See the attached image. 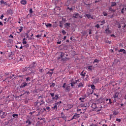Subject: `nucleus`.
<instances>
[{"instance_id":"nucleus-28","label":"nucleus","mask_w":126,"mask_h":126,"mask_svg":"<svg viewBox=\"0 0 126 126\" xmlns=\"http://www.w3.org/2000/svg\"><path fill=\"white\" fill-rule=\"evenodd\" d=\"M61 104H62V101H61L56 103L55 105H57V106H58V107H59V106H60L61 105Z\"/></svg>"},{"instance_id":"nucleus-29","label":"nucleus","mask_w":126,"mask_h":126,"mask_svg":"<svg viewBox=\"0 0 126 126\" xmlns=\"http://www.w3.org/2000/svg\"><path fill=\"white\" fill-rule=\"evenodd\" d=\"M46 27H52V24L50 23H48L47 24L45 25Z\"/></svg>"},{"instance_id":"nucleus-25","label":"nucleus","mask_w":126,"mask_h":126,"mask_svg":"<svg viewBox=\"0 0 126 126\" xmlns=\"http://www.w3.org/2000/svg\"><path fill=\"white\" fill-rule=\"evenodd\" d=\"M85 74H86V73L84 72V71L81 73V75L83 76V77H84L85 76Z\"/></svg>"},{"instance_id":"nucleus-12","label":"nucleus","mask_w":126,"mask_h":126,"mask_svg":"<svg viewBox=\"0 0 126 126\" xmlns=\"http://www.w3.org/2000/svg\"><path fill=\"white\" fill-rule=\"evenodd\" d=\"M65 91L69 92L70 91V86H67L65 88Z\"/></svg>"},{"instance_id":"nucleus-36","label":"nucleus","mask_w":126,"mask_h":126,"mask_svg":"<svg viewBox=\"0 0 126 126\" xmlns=\"http://www.w3.org/2000/svg\"><path fill=\"white\" fill-rule=\"evenodd\" d=\"M102 13H103L104 16H107V15H108V13H107V12H106L105 11L103 12Z\"/></svg>"},{"instance_id":"nucleus-47","label":"nucleus","mask_w":126,"mask_h":126,"mask_svg":"<svg viewBox=\"0 0 126 126\" xmlns=\"http://www.w3.org/2000/svg\"><path fill=\"white\" fill-rule=\"evenodd\" d=\"M30 13H33V10L32 8L30 9Z\"/></svg>"},{"instance_id":"nucleus-56","label":"nucleus","mask_w":126,"mask_h":126,"mask_svg":"<svg viewBox=\"0 0 126 126\" xmlns=\"http://www.w3.org/2000/svg\"><path fill=\"white\" fill-rule=\"evenodd\" d=\"M33 33H31V35H30L31 36V37L30 38V40H31V39H32V36H33Z\"/></svg>"},{"instance_id":"nucleus-4","label":"nucleus","mask_w":126,"mask_h":126,"mask_svg":"<svg viewBox=\"0 0 126 126\" xmlns=\"http://www.w3.org/2000/svg\"><path fill=\"white\" fill-rule=\"evenodd\" d=\"M37 66V63H36V62H33L30 65L31 67H32V68L35 69V67Z\"/></svg>"},{"instance_id":"nucleus-35","label":"nucleus","mask_w":126,"mask_h":126,"mask_svg":"<svg viewBox=\"0 0 126 126\" xmlns=\"http://www.w3.org/2000/svg\"><path fill=\"white\" fill-rule=\"evenodd\" d=\"M12 117H13V118H15V117H17H17H18V114H14L12 115Z\"/></svg>"},{"instance_id":"nucleus-38","label":"nucleus","mask_w":126,"mask_h":126,"mask_svg":"<svg viewBox=\"0 0 126 126\" xmlns=\"http://www.w3.org/2000/svg\"><path fill=\"white\" fill-rule=\"evenodd\" d=\"M26 81H31V78H30V77L27 78Z\"/></svg>"},{"instance_id":"nucleus-14","label":"nucleus","mask_w":126,"mask_h":126,"mask_svg":"<svg viewBox=\"0 0 126 126\" xmlns=\"http://www.w3.org/2000/svg\"><path fill=\"white\" fill-rule=\"evenodd\" d=\"M92 108L94 109H96V108H97V105L96 103H93L92 104Z\"/></svg>"},{"instance_id":"nucleus-60","label":"nucleus","mask_w":126,"mask_h":126,"mask_svg":"<svg viewBox=\"0 0 126 126\" xmlns=\"http://www.w3.org/2000/svg\"><path fill=\"white\" fill-rule=\"evenodd\" d=\"M34 113H35V111H33V112H30V115H32V114H34Z\"/></svg>"},{"instance_id":"nucleus-33","label":"nucleus","mask_w":126,"mask_h":126,"mask_svg":"<svg viewBox=\"0 0 126 126\" xmlns=\"http://www.w3.org/2000/svg\"><path fill=\"white\" fill-rule=\"evenodd\" d=\"M99 62H100V61L98 60V59H95L94 62H93V63H99Z\"/></svg>"},{"instance_id":"nucleus-3","label":"nucleus","mask_w":126,"mask_h":126,"mask_svg":"<svg viewBox=\"0 0 126 126\" xmlns=\"http://www.w3.org/2000/svg\"><path fill=\"white\" fill-rule=\"evenodd\" d=\"M61 58H62V61L67 59V58L65 57V54L63 53V52L61 53Z\"/></svg>"},{"instance_id":"nucleus-44","label":"nucleus","mask_w":126,"mask_h":126,"mask_svg":"<svg viewBox=\"0 0 126 126\" xmlns=\"http://www.w3.org/2000/svg\"><path fill=\"white\" fill-rule=\"evenodd\" d=\"M65 86H66V83H64L63 86V88H65Z\"/></svg>"},{"instance_id":"nucleus-57","label":"nucleus","mask_w":126,"mask_h":126,"mask_svg":"<svg viewBox=\"0 0 126 126\" xmlns=\"http://www.w3.org/2000/svg\"><path fill=\"white\" fill-rule=\"evenodd\" d=\"M3 17H4V16H3V15H2L0 16V19L2 20V18H3Z\"/></svg>"},{"instance_id":"nucleus-11","label":"nucleus","mask_w":126,"mask_h":126,"mask_svg":"<svg viewBox=\"0 0 126 126\" xmlns=\"http://www.w3.org/2000/svg\"><path fill=\"white\" fill-rule=\"evenodd\" d=\"M25 86H27V83H23L22 84V85L20 86V88H24Z\"/></svg>"},{"instance_id":"nucleus-19","label":"nucleus","mask_w":126,"mask_h":126,"mask_svg":"<svg viewBox=\"0 0 126 126\" xmlns=\"http://www.w3.org/2000/svg\"><path fill=\"white\" fill-rule=\"evenodd\" d=\"M5 116H6V115H5V112H2V114L1 116V119H4Z\"/></svg>"},{"instance_id":"nucleus-20","label":"nucleus","mask_w":126,"mask_h":126,"mask_svg":"<svg viewBox=\"0 0 126 126\" xmlns=\"http://www.w3.org/2000/svg\"><path fill=\"white\" fill-rule=\"evenodd\" d=\"M106 102H108H108H107V104H112V100H111V99L107 98L106 100Z\"/></svg>"},{"instance_id":"nucleus-21","label":"nucleus","mask_w":126,"mask_h":126,"mask_svg":"<svg viewBox=\"0 0 126 126\" xmlns=\"http://www.w3.org/2000/svg\"><path fill=\"white\" fill-rule=\"evenodd\" d=\"M53 100H59V95H56L55 97H53Z\"/></svg>"},{"instance_id":"nucleus-10","label":"nucleus","mask_w":126,"mask_h":126,"mask_svg":"<svg viewBox=\"0 0 126 126\" xmlns=\"http://www.w3.org/2000/svg\"><path fill=\"white\" fill-rule=\"evenodd\" d=\"M20 3H21V4H23V5H25V4L27 3V1H26V0H22Z\"/></svg>"},{"instance_id":"nucleus-46","label":"nucleus","mask_w":126,"mask_h":126,"mask_svg":"<svg viewBox=\"0 0 126 126\" xmlns=\"http://www.w3.org/2000/svg\"><path fill=\"white\" fill-rule=\"evenodd\" d=\"M46 110H47L49 111H51V108L49 107H46Z\"/></svg>"},{"instance_id":"nucleus-26","label":"nucleus","mask_w":126,"mask_h":126,"mask_svg":"<svg viewBox=\"0 0 126 126\" xmlns=\"http://www.w3.org/2000/svg\"><path fill=\"white\" fill-rule=\"evenodd\" d=\"M84 99H85V97H80L79 98V100H80V101H81V102H82V103H83V102H84V101H83V100H84Z\"/></svg>"},{"instance_id":"nucleus-7","label":"nucleus","mask_w":126,"mask_h":126,"mask_svg":"<svg viewBox=\"0 0 126 126\" xmlns=\"http://www.w3.org/2000/svg\"><path fill=\"white\" fill-rule=\"evenodd\" d=\"M91 87L92 89V92L90 94H93V92H94V90H95V85H91Z\"/></svg>"},{"instance_id":"nucleus-59","label":"nucleus","mask_w":126,"mask_h":126,"mask_svg":"<svg viewBox=\"0 0 126 126\" xmlns=\"http://www.w3.org/2000/svg\"><path fill=\"white\" fill-rule=\"evenodd\" d=\"M39 72H41V73H42V72H43V68L40 69H39Z\"/></svg>"},{"instance_id":"nucleus-61","label":"nucleus","mask_w":126,"mask_h":126,"mask_svg":"<svg viewBox=\"0 0 126 126\" xmlns=\"http://www.w3.org/2000/svg\"><path fill=\"white\" fill-rule=\"evenodd\" d=\"M27 38H28V39L30 38V36H29V34H28V33H27Z\"/></svg>"},{"instance_id":"nucleus-43","label":"nucleus","mask_w":126,"mask_h":126,"mask_svg":"<svg viewBox=\"0 0 126 126\" xmlns=\"http://www.w3.org/2000/svg\"><path fill=\"white\" fill-rule=\"evenodd\" d=\"M117 115H118V112H113V116H117Z\"/></svg>"},{"instance_id":"nucleus-53","label":"nucleus","mask_w":126,"mask_h":126,"mask_svg":"<svg viewBox=\"0 0 126 126\" xmlns=\"http://www.w3.org/2000/svg\"><path fill=\"white\" fill-rule=\"evenodd\" d=\"M50 95L52 97H54L55 96V94L54 93H50Z\"/></svg>"},{"instance_id":"nucleus-23","label":"nucleus","mask_w":126,"mask_h":126,"mask_svg":"<svg viewBox=\"0 0 126 126\" xmlns=\"http://www.w3.org/2000/svg\"><path fill=\"white\" fill-rule=\"evenodd\" d=\"M117 5V3L116 2H111V6H116Z\"/></svg>"},{"instance_id":"nucleus-48","label":"nucleus","mask_w":126,"mask_h":126,"mask_svg":"<svg viewBox=\"0 0 126 126\" xmlns=\"http://www.w3.org/2000/svg\"><path fill=\"white\" fill-rule=\"evenodd\" d=\"M42 98H43V96L41 95V96H38V99L40 100V99H42Z\"/></svg>"},{"instance_id":"nucleus-18","label":"nucleus","mask_w":126,"mask_h":126,"mask_svg":"<svg viewBox=\"0 0 126 126\" xmlns=\"http://www.w3.org/2000/svg\"><path fill=\"white\" fill-rule=\"evenodd\" d=\"M24 94H28V95H29V94H30V92H29V91H27L25 92L24 94H21L20 95V97H21L22 96H23V95H24Z\"/></svg>"},{"instance_id":"nucleus-15","label":"nucleus","mask_w":126,"mask_h":126,"mask_svg":"<svg viewBox=\"0 0 126 126\" xmlns=\"http://www.w3.org/2000/svg\"><path fill=\"white\" fill-rule=\"evenodd\" d=\"M17 30L18 31H19V32H22L23 30V27H21L20 28H17Z\"/></svg>"},{"instance_id":"nucleus-27","label":"nucleus","mask_w":126,"mask_h":126,"mask_svg":"<svg viewBox=\"0 0 126 126\" xmlns=\"http://www.w3.org/2000/svg\"><path fill=\"white\" fill-rule=\"evenodd\" d=\"M125 50L124 49H121L120 50L118 51L119 53H122L123 52V53H125Z\"/></svg>"},{"instance_id":"nucleus-55","label":"nucleus","mask_w":126,"mask_h":126,"mask_svg":"<svg viewBox=\"0 0 126 126\" xmlns=\"http://www.w3.org/2000/svg\"><path fill=\"white\" fill-rule=\"evenodd\" d=\"M41 35H40V34H37L36 36V37H37V38H40V37H41Z\"/></svg>"},{"instance_id":"nucleus-17","label":"nucleus","mask_w":126,"mask_h":126,"mask_svg":"<svg viewBox=\"0 0 126 126\" xmlns=\"http://www.w3.org/2000/svg\"><path fill=\"white\" fill-rule=\"evenodd\" d=\"M1 4H5V5H7V3L5 1H4V0H1L0 1Z\"/></svg>"},{"instance_id":"nucleus-45","label":"nucleus","mask_w":126,"mask_h":126,"mask_svg":"<svg viewBox=\"0 0 126 126\" xmlns=\"http://www.w3.org/2000/svg\"><path fill=\"white\" fill-rule=\"evenodd\" d=\"M109 11H114V9H113V8H112V7H109Z\"/></svg>"},{"instance_id":"nucleus-24","label":"nucleus","mask_w":126,"mask_h":126,"mask_svg":"<svg viewBox=\"0 0 126 126\" xmlns=\"http://www.w3.org/2000/svg\"><path fill=\"white\" fill-rule=\"evenodd\" d=\"M64 26L66 27H69V26H70V23H66L64 24Z\"/></svg>"},{"instance_id":"nucleus-51","label":"nucleus","mask_w":126,"mask_h":126,"mask_svg":"<svg viewBox=\"0 0 126 126\" xmlns=\"http://www.w3.org/2000/svg\"><path fill=\"white\" fill-rule=\"evenodd\" d=\"M67 9H69V10H70V11H72V10H73L72 7H71V8L67 7Z\"/></svg>"},{"instance_id":"nucleus-13","label":"nucleus","mask_w":126,"mask_h":126,"mask_svg":"<svg viewBox=\"0 0 126 126\" xmlns=\"http://www.w3.org/2000/svg\"><path fill=\"white\" fill-rule=\"evenodd\" d=\"M87 70H89V71H92V66H88L87 67Z\"/></svg>"},{"instance_id":"nucleus-9","label":"nucleus","mask_w":126,"mask_h":126,"mask_svg":"<svg viewBox=\"0 0 126 126\" xmlns=\"http://www.w3.org/2000/svg\"><path fill=\"white\" fill-rule=\"evenodd\" d=\"M105 32L107 34H111V33H112V31H110V30H109V28H107L106 30H105Z\"/></svg>"},{"instance_id":"nucleus-40","label":"nucleus","mask_w":126,"mask_h":126,"mask_svg":"<svg viewBox=\"0 0 126 126\" xmlns=\"http://www.w3.org/2000/svg\"><path fill=\"white\" fill-rule=\"evenodd\" d=\"M119 63V60H115L114 61V63Z\"/></svg>"},{"instance_id":"nucleus-5","label":"nucleus","mask_w":126,"mask_h":126,"mask_svg":"<svg viewBox=\"0 0 126 126\" xmlns=\"http://www.w3.org/2000/svg\"><path fill=\"white\" fill-rule=\"evenodd\" d=\"M34 105L38 108V107H40V106L42 105V103H41V102H39V101L37 100L36 102H35Z\"/></svg>"},{"instance_id":"nucleus-42","label":"nucleus","mask_w":126,"mask_h":126,"mask_svg":"<svg viewBox=\"0 0 126 126\" xmlns=\"http://www.w3.org/2000/svg\"><path fill=\"white\" fill-rule=\"evenodd\" d=\"M27 124H28L29 125H31V122L30 121L28 120L26 121Z\"/></svg>"},{"instance_id":"nucleus-22","label":"nucleus","mask_w":126,"mask_h":126,"mask_svg":"<svg viewBox=\"0 0 126 126\" xmlns=\"http://www.w3.org/2000/svg\"><path fill=\"white\" fill-rule=\"evenodd\" d=\"M77 81H78V80H76L75 82H72V83H71V86L72 87H73V86H74V84H75L77 83Z\"/></svg>"},{"instance_id":"nucleus-49","label":"nucleus","mask_w":126,"mask_h":126,"mask_svg":"<svg viewBox=\"0 0 126 126\" xmlns=\"http://www.w3.org/2000/svg\"><path fill=\"white\" fill-rule=\"evenodd\" d=\"M101 23H102L101 24H100L101 26L103 25V24H104L105 23V20H103L101 22Z\"/></svg>"},{"instance_id":"nucleus-30","label":"nucleus","mask_w":126,"mask_h":126,"mask_svg":"<svg viewBox=\"0 0 126 126\" xmlns=\"http://www.w3.org/2000/svg\"><path fill=\"white\" fill-rule=\"evenodd\" d=\"M84 85L83 84H82V83H80L78 85V87H83Z\"/></svg>"},{"instance_id":"nucleus-34","label":"nucleus","mask_w":126,"mask_h":126,"mask_svg":"<svg viewBox=\"0 0 126 126\" xmlns=\"http://www.w3.org/2000/svg\"><path fill=\"white\" fill-rule=\"evenodd\" d=\"M121 13L124 14L125 13V7L123 8L121 10Z\"/></svg>"},{"instance_id":"nucleus-50","label":"nucleus","mask_w":126,"mask_h":126,"mask_svg":"<svg viewBox=\"0 0 126 126\" xmlns=\"http://www.w3.org/2000/svg\"><path fill=\"white\" fill-rule=\"evenodd\" d=\"M53 73H54L53 72H51L50 71H48L47 72V74H50L51 75H52L53 74Z\"/></svg>"},{"instance_id":"nucleus-37","label":"nucleus","mask_w":126,"mask_h":126,"mask_svg":"<svg viewBox=\"0 0 126 126\" xmlns=\"http://www.w3.org/2000/svg\"><path fill=\"white\" fill-rule=\"evenodd\" d=\"M62 32L63 35H65V34H66V32L64 30H62Z\"/></svg>"},{"instance_id":"nucleus-41","label":"nucleus","mask_w":126,"mask_h":126,"mask_svg":"<svg viewBox=\"0 0 126 126\" xmlns=\"http://www.w3.org/2000/svg\"><path fill=\"white\" fill-rule=\"evenodd\" d=\"M89 34L90 35H91V34H92V30H91V29L89 30Z\"/></svg>"},{"instance_id":"nucleus-54","label":"nucleus","mask_w":126,"mask_h":126,"mask_svg":"<svg viewBox=\"0 0 126 126\" xmlns=\"http://www.w3.org/2000/svg\"><path fill=\"white\" fill-rule=\"evenodd\" d=\"M40 101H41V104H44V103H45V102L44 101V100H43L42 99H40Z\"/></svg>"},{"instance_id":"nucleus-63","label":"nucleus","mask_w":126,"mask_h":126,"mask_svg":"<svg viewBox=\"0 0 126 126\" xmlns=\"http://www.w3.org/2000/svg\"><path fill=\"white\" fill-rule=\"evenodd\" d=\"M55 85H56V84H55V83H53L52 84V85H51V86H55Z\"/></svg>"},{"instance_id":"nucleus-31","label":"nucleus","mask_w":126,"mask_h":126,"mask_svg":"<svg viewBox=\"0 0 126 126\" xmlns=\"http://www.w3.org/2000/svg\"><path fill=\"white\" fill-rule=\"evenodd\" d=\"M57 107H58L57 105L55 104V105L54 107H53L52 108L54 109V110H55V111H57V110H58Z\"/></svg>"},{"instance_id":"nucleus-52","label":"nucleus","mask_w":126,"mask_h":126,"mask_svg":"<svg viewBox=\"0 0 126 126\" xmlns=\"http://www.w3.org/2000/svg\"><path fill=\"white\" fill-rule=\"evenodd\" d=\"M25 48H29V44H26L24 46Z\"/></svg>"},{"instance_id":"nucleus-39","label":"nucleus","mask_w":126,"mask_h":126,"mask_svg":"<svg viewBox=\"0 0 126 126\" xmlns=\"http://www.w3.org/2000/svg\"><path fill=\"white\" fill-rule=\"evenodd\" d=\"M95 27H96V28H97V29H98L100 28V25L99 24H97L95 26Z\"/></svg>"},{"instance_id":"nucleus-16","label":"nucleus","mask_w":126,"mask_h":126,"mask_svg":"<svg viewBox=\"0 0 126 126\" xmlns=\"http://www.w3.org/2000/svg\"><path fill=\"white\" fill-rule=\"evenodd\" d=\"M27 39L26 38H23V45H25L26 44H27Z\"/></svg>"},{"instance_id":"nucleus-1","label":"nucleus","mask_w":126,"mask_h":126,"mask_svg":"<svg viewBox=\"0 0 126 126\" xmlns=\"http://www.w3.org/2000/svg\"><path fill=\"white\" fill-rule=\"evenodd\" d=\"M122 93L118 92V91H115L114 92V94H113L114 101L116 102V99H120L122 97Z\"/></svg>"},{"instance_id":"nucleus-32","label":"nucleus","mask_w":126,"mask_h":126,"mask_svg":"<svg viewBox=\"0 0 126 126\" xmlns=\"http://www.w3.org/2000/svg\"><path fill=\"white\" fill-rule=\"evenodd\" d=\"M116 122H118L119 123H121L122 122V120L121 119L117 118L116 119Z\"/></svg>"},{"instance_id":"nucleus-2","label":"nucleus","mask_w":126,"mask_h":126,"mask_svg":"<svg viewBox=\"0 0 126 126\" xmlns=\"http://www.w3.org/2000/svg\"><path fill=\"white\" fill-rule=\"evenodd\" d=\"M79 115H80V114H77V113H75V114L73 116L72 119H71V121H72V120H75L76 119H78L79 118Z\"/></svg>"},{"instance_id":"nucleus-6","label":"nucleus","mask_w":126,"mask_h":126,"mask_svg":"<svg viewBox=\"0 0 126 126\" xmlns=\"http://www.w3.org/2000/svg\"><path fill=\"white\" fill-rule=\"evenodd\" d=\"M85 17H87V18H88V19H89V18H91V19H93L94 18L93 17V16H92L91 14H86L85 15Z\"/></svg>"},{"instance_id":"nucleus-58","label":"nucleus","mask_w":126,"mask_h":126,"mask_svg":"<svg viewBox=\"0 0 126 126\" xmlns=\"http://www.w3.org/2000/svg\"><path fill=\"white\" fill-rule=\"evenodd\" d=\"M57 44L58 45H61V44H62V41H58V42H57Z\"/></svg>"},{"instance_id":"nucleus-8","label":"nucleus","mask_w":126,"mask_h":126,"mask_svg":"<svg viewBox=\"0 0 126 126\" xmlns=\"http://www.w3.org/2000/svg\"><path fill=\"white\" fill-rule=\"evenodd\" d=\"M80 15L79 13H76L73 14V18H78L79 17Z\"/></svg>"},{"instance_id":"nucleus-64","label":"nucleus","mask_w":126,"mask_h":126,"mask_svg":"<svg viewBox=\"0 0 126 126\" xmlns=\"http://www.w3.org/2000/svg\"><path fill=\"white\" fill-rule=\"evenodd\" d=\"M59 26L60 27H62V28H63V25H62V23H60V25H59Z\"/></svg>"},{"instance_id":"nucleus-62","label":"nucleus","mask_w":126,"mask_h":126,"mask_svg":"<svg viewBox=\"0 0 126 126\" xmlns=\"http://www.w3.org/2000/svg\"><path fill=\"white\" fill-rule=\"evenodd\" d=\"M20 50H21L22 49H23V46H22V45H21V47H19V48Z\"/></svg>"}]
</instances>
